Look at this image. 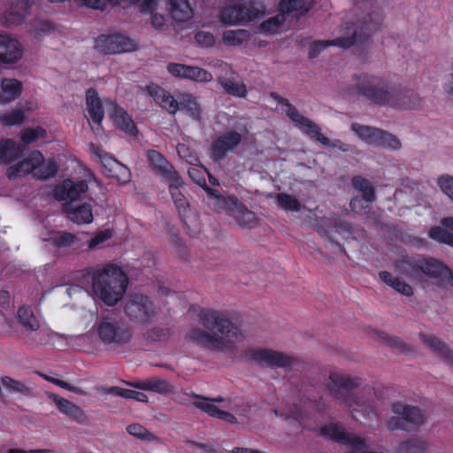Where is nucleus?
I'll return each instance as SVG.
<instances>
[{
  "label": "nucleus",
  "mask_w": 453,
  "mask_h": 453,
  "mask_svg": "<svg viewBox=\"0 0 453 453\" xmlns=\"http://www.w3.org/2000/svg\"><path fill=\"white\" fill-rule=\"evenodd\" d=\"M395 268L413 282L422 285L428 280H441L449 272V266L443 262L421 254L406 256L397 260Z\"/></svg>",
  "instance_id": "20e7f679"
},
{
  "label": "nucleus",
  "mask_w": 453,
  "mask_h": 453,
  "mask_svg": "<svg viewBox=\"0 0 453 453\" xmlns=\"http://www.w3.org/2000/svg\"><path fill=\"white\" fill-rule=\"evenodd\" d=\"M166 69L174 77L188 79L199 82H208L212 80V74L207 70L179 63H169Z\"/></svg>",
  "instance_id": "dca6fc26"
},
{
  "label": "nucleus",
  "mask_w": 453,
  "mask_h": 453,
  "mask_svg": "<svg viewBox=\"0 0 453 453\" xmlns=\"http://www.w3.org/2000/svg\"><path fill=\"white\" fill-rule=\"evenodd\" d=\"M286 18L282 12L269 18L268 19L263 21L259 28L262 32L266 34H275L278 33L281 25L285 22Z\"/></svg>",
  "instance_id": "09e8293b"
},
{
  "label": "nucleus",
  "mask_w": 453,
  "mask_h": 453,
  "mask_svg": "<svg viewBox=\"0 0 453 453\" xmlns=\"http://www.w3.org/2000/svg\"><path fill=\"white\" fill-rule=\"evenodd\" d=\"M76 241V236L65 231L56 233L51 238V244L57 248L71 247Z\"/></svg>",
  "instance_id": "4d7b16f0"
},
{
  "label": "nucleus",
  "mask_w": 453,
  "mask_h": 453,
  "mask_svg": "<svg viewBox=\"0 0 453 453\" xmlns=\"http://www.w3.org/2000/svg\"><path fill=\"white\" fill-rule=\"evenodd\" d=\"M58 172V165L54 160H50L47 164L42 163L35 170L34 176L37 180H46L54 177Z\"/></svg>",
  "instance_id": "de8ad7c7"
},
{
  "label": "nucleus",
  "mask_w": 453,
  "mask_h": 453,
  "mask_svg": "<svg viewBox=\"0 0 453 453\" xmlns=\"http://www.w3.org/2000/svg\"><path fill=\"white\" fill-rule=\"evenodd\" d=\"M319 434L343 445L351 446L355 449H362L365 448L364 439L353 434L345 432L343 428L337 424H330L321 426L319 429Z\"/></svg>",
  "instance_id": "4468645a"
},
{
  "label": "nucleus",
  "mask_w": 453,
  "mask_h": 453,
  "mask_svg": "<svg viewBox=\"0 0 453 453\" xmlns=\"http://www.w3.org/2000/svg\"><path fill=\"white\" fill-rule=\"evenodd\" d=\"M272 98L278 102L279 104L287 107L286 114L287 116L296 123V127L302 130L303 127H309L311 125V120L304 116H303L297 109L289 102L288 99L282 97L276 92H273L271 94Z\"/></svg>",
  "instance_id": "7c9ffc66"
},
{
  "label": "nucleus",
  "mask_w": 453,
  "mask_h": 453,
  "mask_svg": "<svg viewBox=\"0 0 453 453\" xmlns=\"http://www.w3.org/2000/svg\"><path fill=\"white\" fill-rule=\"evenodd\" d=\"M244 4L236 3L222 7L219 11V21L226 26H234L248 22L244 14Z\"/></svg>",
  "instance_id": "b1692460"
},
{
  "label": "nucleus",
  "mask_w": 453,
  "mask_h": 453,
  "mask_svg": "<svg viewBox=\"0 0 453 453\" xmlns=\"http://www.w3.org/2000/svg\"><path fill=\"white\" fill-rule=\"evenodd\" d=\"M17 316L19 323L31 331H37L40 327V323L35 318L34 311L28 306H21L17 311Z\"/></svg>",
  "instance_id": "79ce46f5"
},
{
  "label": "nucleus",
  "mask_w": 453,
  "mask_h": 453,
  "mask_svg": "<svg viewBox=\"0 0 453 453\" xmlns=\"http://www.w3.org/2000/svg\"><path fill=\"white\" fill-rule=\"evenodd\" d=\"M228 201L234 206L236 212V219L239 224L243 226H250L256 219V215L235 196H229Z\"/></svg>",
  "instance_id": "4c0bfd02"
},
{
  "label": "nucleus",
  "mask_w": 453,
  "mask_h": 453,
  "mask_svg": "<svg viewBox=\"0 0 453 453\" xmlns=\"http://www.w3.org/2000/svg\"><path fill=\"white\" fill-rule=\"evenodd\" d=\"M94 48L104 55L120 54L136 50V43L119 33L100 35L95 39Z\"/></svg>",
  "instance_id": "9b49d317"
},
{
  "label": "nucleus",
  "mask_w": 453,
  "mask_h": 453,
  "mask_svg": "<svg viewBox=\"0 0 453 453\" xmlns=\"http://www.w3.org/2000/svg\"><path fill=\"white\" fill-rule=\"evenodd\" d=\"M179 104L180 111H185L196 120L201 119L202 110L196 96L188 93L180 94L179 96Z\"/></svg>",
  "instance_id": "f704fd0d"
},
{
  "label": "nucleus",
  "mask_w": 453,
  "mask_h": 453,
  "mask_svg": "<svg viewBox=\"0 0 453 453\" xmlns=\"http://www.w3.org/2000/svg\"><path fill=\"white\" fill-rule=\"evenodd\" d=\"M437 184L441 190L453 201V176L441 175L438 178Z\"/></svg>",
  "instance_id": "680f3d73"
},
{
  "label": "nucleus",
  "mask_w": 453,
  "mask_h": 453,
  "mask_svg": "<svg viewBox=\"0 0 453 453\" xmlns=\"http://www.w3.org/2000/svg\"><path fill=\"white\" fill-rule=\"evenodd\" d=\"M112 236V230L111 229H105L103 231H100L95 234L94 237H92L88 242V246L89 249H94L99 244L104 242L105 241L109 240Z\"/></svg>",
  "instance_id": "e2e57ef3"
},
{
  "label": "nucleus",
  "mask_w": 453,
  "mask_h": 453,
  "mask_svg": "<svg viewBox=\"0 0 453 453\" xmlns=\"http://www.w3.org/2000/svg\"><path fill=\"white\" fill-rule=\"evenodd\" d=\"M376 338L385 345L402 353H407L411 350V348L397 336L389 335L385 332H376Z\"/></svg>",
  "instance_id": "c03bdc74"
},
{
  "label": "nucleus",
  "mask_w": 453,
  "mask_h": 453,
  "mask_svg": "<svg viewBox=\"0 0 453 453\" xmlns=\"http://www.w3.org/2000/svg\"><path fill=\"white\" fill-rule=\"evenodd\" d=\"M0 103L8 104L18 98L22 92V83L16 79L4 78L1 81Z\"/></svg>",
  "instance_id": "473e14b6"
},
{
  "label": "nucleus",
  "mask_w": 453,
  "mask_h": 453,
  "mask_svg": "<svg viewBox=\"0 0 453 453\" xmlns=\"http://www.w3.org/2000/svg\"><path fill=\"white\" fill-rule=\"evenodd\" d=\"M427 448V443L418 439H411L400 445V450L404 453H425Z\"/></svg>",
  "instance_id": "13d9d810"
},
{
  "label": "nucleus",
  "mask_w": 453,
  "mask_h": 453,
  "mask_svg": "<svg viewBox=\"0 0 453 453\" xmlns=\"http://www.w3.org/2000/svg\"><path fill=\"white\" fill-rule=\"evenodd\" d=\"M168 186V190L171 195L172 200L175 205L178 215L183 223H186L185 217L186 211L189 207L187 197L181 192L184 186V180L180 175H178L165 182Z\"/></svg>",
  "instance_id": "6ab92c4d"
},
{
  "label": "nucleus",
  "mask_w": 453,
  "mask_h": 453,
  "mask_svg": "<svg viewBox=\"0 0 453 453\" xmlns=\"http://www.w3.org/2000/svg\"><path fill=\"white\" fill-rule=\"evenodd\" d=\"M86 104L88 115L93 124L101 127L104 118V111L102 100L100 99L96 89L93 88L87 89Z\"/></svg>",
  "instance_id": "393cba45"
},
{
  "label": "nucleus",
  "mask_w": 453,
  "mask_h": 453,
  "mask_svg": "<svg viewBox=\"0 0 453 453\" xmlns=\"http://www.w3.org/2000/svg\"><path fill=\"white\" fill-rule=\"evenodd\" d=\"M147 158L153 172L164 182L180 175L174 166L157 150H150L147 152Z\"/></svg>",
  "instance_id": "a211bd4d"
},
{
  "label": "nucleus",
  "mask_w": 453,
  "mask_h": 453,
  "mask_svg": "<svg viewBox=\"0 0 453 453\" xmlns=\"http://www.w3.org/2000/svg\"><path fill=\"white\" fill-rule=\"evenodd\" d=\"M147 91L154 101L163 109L171 114L179 111V99L176 100L168 91L157 84L151 83L147 86Z\"/></svg>",
  "instance_id": "412c9836"
},
{
  "label": "nucleus",
  "mask_w": 453,
  "mask_h": 453,
  "mask_svg": "<svg viewBox=\"0 0 453 453\" xmlns=\"http://www.w3.org/2000/svg\"><path fill=\"white\" fill-rule=\"evenodd\" d=\"M50 398L54 402L61 413L79 423H82L84 421V412L78 405L57 394H51Z\"/></svg>",
  "instance_id": "bb28decb"
},
{
  "label": "nucleus",
  "mask_w": 453,
  "mask_h": 453,
  "mask_svg": "<svg viewBox=\"0 0 453 453\" xmlns=\"http://www.w3.org/2000/svg\"><path fill=\"white\" fill-rule=\"evenodd\" d=\"M380 280L386 285L391 287L404 296H413V288L398 277H394L389 272L382 271L379 273Z\"/></svg>",
  "instance_id": "c9c22d12"
},
{
  "label": "nucleus",
  "mask_w": 453,
  "mask_h": 453,
  "mask_svg": "<svg viewBox=\"0 0 453 453\" xmlns=\"http://www.w3.org/2000/svg\"><path fill=\"white\" fill-rule=\"evenodd\" d=\"M127 432L130 435L141 440L151 441L154 438V435L148 429L138 423L129 425L127 427Z\"/></svg>",
  "instance_id": "bf43d9fd"
},
{
  "label": "nucleus",
  "mask_w": 453,
  "mask_h": 453,
  "mask_svg": "<svg viewBox=\"0 0 453 453\" xmlns=\"http://www.w3.org/2000/svg\"><path fill=\"white\" fill-rule=\"evenodd\" d=\"M170 336L168 328L154 327L148 332V337L152 341H164Z\"/></svg>",
  "instance_id": "774afa93"
},
{
  "label": "nucleus",
  "mask_w": 453,
  "mask_h": 453,
  "mask_svg": "<svg viewBox=\"0 0 453 453\" xmlns=\"http://www.w3.org/2000/svg\"><path fill=\"white\" fill-rule=\"evenodd\" d=\"M351 129L369 145L390 150H398L401 147V142L396 136L382 129L357 123L352 124Z\"/></svg>",
  "instance_id": "9d476101"
},
{
  "label": "nucleus",
  "mask_w": 453,
  "mask_h": 453,
  "mask_svg": "<svg viewBox=\"0 0 453 453\" xmlns=\"http://www.w3.org/2000/svg\"><path fill=\"white\" fill-rule=\"evenodd\" d=\"M245 357L261 366L288 367L294 363V358L282 352L267 349H249Z\"/></svg>",
  "instance_id": "ddd939ff"
},
{
  "label": "nucleus",
  "mask_w": 453,
  "mask_h": 453,
  "mask_svg": "<svg viewBox=\"0 0 453 453\" xmlns=\"http://www.w3.org/2000/svg\"><path fill=\"white\" fill-rule=\"evenodd\" d=\"M276 200L281 208L288 211H299L302 208L298 199L287 193L277 194Z\"/></svg>",
  "instance_id": "8fccbe9b"
},
{
  "label": "nucleus",
  "mask_w": 453,
  "mask_h": 453,
  "mask_svg": "<svg viewBox=\"0 0 453 453\" xmlns=\"http://www.w3.org/2000/svg\"><path fill=\"white\" fill-rule=\"evenodd\" d=\"M25 147L17 144L12 139H3L0 141V163L9 165L21 157Z\"/></svg>",
  "instance_id": "cd10ccee"
},
{
  "label": "nucleus",
  "mask_w": 453,
  "mask_h": 453,
  "mask_svg": "<svg viewBox=\"0 0 453 453\" xmlns=\"http://www.w3.org/2000/svg\"><path fill=\"white\" fill-rule=\"evenodd\" d=\"M88 190V184L85 180L73 181L65 180L55 189V196L59 201L70 199L75 201L80 198L81 194Z\"/></svg>",
  "instance_id": "aec40b11"
},
{
  "label": "nucleus",
  "mask_w": 453,
  "mask_h": 453,
  "mask_svg": "<svg viewBox=\"0 0 453 453\" xmlns=\"http://www.w3.org/2000/svg\"><path fill=\"white\" fill-rule=\"evenodd\" d=\"M197 309H199V323L204 328L213 332L193 327L187 333L186 338L211 351L225 352L234 349L235 343L243 338L239 326L227 317L225 311L210 308L197 307Z\"/></svg>",
  "instance_id": "f03ea898"
},
{
  "label": "nucleus",
  "mask_w": 453,
  "mask_h": 453,
  "mask_svg": "<svg viewBox=\"0 0 453 453\" xmlns=\"http://www.w3.org/2000/svg\"><path fill=\"white\" fill-rule=\"evenodd\" d=\"M42 163H44L42 153L39 150L31 151L22 161L9 166L6 170V176L9 180H15L31 173H35Z\"/></svg>",
  "instance_id": "2eb2a0df"
},
{
  "label": "nucleus",
  "mask_w": 453,
  "mask_h": 453,
  "mask_svg": "<svg viewBox=\"0 0 453 453\" xmlns=\"http://www.w3.org/2000/svg\"><path fill=\"white\" fill-rule=\"evenodd\" d=\"M352 187L362 193V199L367 203H372L376 199V193L374 187L371 182L361 175H356L351 179Z\"/></svg>",
  "instance_id": "e433bc0d"
},
{
  "label": "nucleus",
  "mask_w": 453,
  "mask_h": 453,
  "mask_svg": "<svg viewBox=\"0 0 453 453\" xmlns=\"http://www.w3.org/2000/svg\"><path fill=\"white\" fill-rule=\"evenodd\" d=\"M138 389L152 391L161 395H168L173 390V386L165 380L152 378L131 384Z\"/></svg>",
  "instance_id": "72a5a7b5"
},
{
  "label": "nucleus",
  "mask_w": 453,
  "mask_h": 453,
  "mask_svg": "<svg viewBox=\"0 0 453 453\" xmlns=\"http://www.w3.org/2000/svg\"><path fill=\"white\" fill-rule=\"evenodd\" d=\"M104 391L107 394L120 396L126 399H134L135 390L122 388L119 387H111L104 388Z\"/></svg>",
  "instance_id": "338daca9"
},
{
  "label": "nucleus",
  "mask_w": 453,
  "mask_h": 453,
  "mask_svg": "<svg viewBox=\"0 0 453 453\" xmlns=\"http://www.w3.org/2000/svg\"><path fill=\"white\" fill-rule=\"evenodd\" d=\"M218 82L230 96L244 98L248 94L246 85L242 81H236L233 78L219 77Z\"/></svg>",
  "instance_id": "ea45409f"
},
{
  "label": "nucleus",
  "mask_w": 453,
  "mask_h": 453,
  "mask_svg": "<svg viewBox=\"0 0 453 453\" xmlns=\"http://www.w3.org/2000/svg\"><path fill=\"white\" fill-rule=\"evenodd\" d=\"M310 9L311 4L306 0H280L279 4V10L284 16L296 11L305 13Z\"/></svg>",
  "instance_id": "37998d69"
},
{
  "label": "nucleus",
  "mask_w": 453,
  "mask_h": 453,
  "mask_svg": "<svg viewBox=\"0 0 453 453\" xmlns=\"http://www.w3.org/2000/svg\"><path fill=\"white\" fill-rule=\"evenodd\" d=\"M80 274L88 282L91 281L95 296L108 306H113L122 299L128 285L127 274L113 264L95 271L84 270Z\"/></svg>",
  "instance_id": "7ed1b4c3"
},
{
  "label": "nucleus",
  "mask_w": 453,
  "mask_h": 453,
  "mask_svg": "<svg viewBox=\"0 0 453 453\" xmlns=\"http://www.w3.org/2000/svg\"><path fill=\"white\" fill-rule=\"evenodd\" d=\"M3 386L10 391L16 393H25L28 391V388L19 380H13L9 376H3L1 378Z\"/></svg>",
  "instance_id": "052dcab7"
},
{
  "label": "nucleus",
  "mask_w": 453,
  "mask_h": 453,
  "mask_svg": "<svg viewBox=\"0 0 453 453\" xmlns=\"http://www.w3.org/2000/svg\"><path fill=\"white\" fill-rule=\"evenodd\" d=\"M429 237L438 242L453 247V233L441 226H433L429 230Z\"/></svg>",
  "instance_id": "3c124183"
},
{
  "label": "nucleus",
  "mask_w": 453,
  "mask_h": 453,
  "mask_svg": "<svg viewBox=\"0 0 453 453\" xmlns=\"http://www.w3.org/2000/svg\"><path fill=\"white\" fill-rule=\"evenodd\" d=\"M419 338L434 353L439 356L448 365L453 366V349L433 334L420 333Z\"/></svg>",
  "instance_id": "5701e85b"
},
{
  "label": "nucleus",
  "mask_w": 453,
  "mask_h": 453,
  "mask_svg": "<svg viewBox=\"0 0 453 453\" xmlns=\"http://www.w3.org/2000/svg\"><path fill=\"white\" fill-rule=\"evenodd\" d=\"M111 117L118 129L130 135L137 133V127L132 118L123 108L115 104H112Z\"/></svg>",
  "instance_id": "c85d7f7f"
},
{
  "label": "nucleus",
  "mask_w": 453,
  "mask_h": 453,
  "mask_svg": "<svg viewBox=\"0 0 453 453\" xmlns=\"http://www.w3.org/2000/svg\"><path fill=\"white\" fill-rule=\"evenodd\" d=\"M355 86L344 89L347 96H359L378 106L399 109H417L421 98L412 89L392 84L386 79L368 73L355 74Z\"/></svg>",
  "instance_id": "f257e3e1"
},
{
  "label": "nucleus",
  "mask_w": 453,
  "mask_h": 453,
  "mask_svg": "<svg viewBox=\"0 0 453 453\" xmlns=\"http://www.w3.org/2000/svg\"><path fill=\"white\" fill-rule=\"evenodd\" d=\"M330 384L327 388L330 394L338 400L342 401L351 411L353 418L357 419V413L361 412L363 417L372 418L376 416L373 404L362 401L352 394V389L359 387L361 380L357 377L351 378L348 375L331 372Z\"/></svg>",
  "instance_id": "39448f33"
},
{
  "label": "nucleus",
  "mask_w": 453,
  "mask_h": 453,
  "mask_svg": "<svg viewBox=\"0 0 453 453\" xmlns=\"http://www.w3.org/2000/svg\"><path fill=\"white\" fill-rule=\"evenodd\" d=\"M429 237L438 242L453 247V233L441 226H433L429 230Z\"/></svg>",
  "instance_id": "864d4df0"
},
{
  "label": "nucleus",
  "mask_w": 453,
  "mask_h": 453,
  "mask_svg": "<svg viewBox=\"0 0 453 453\" xmlns=\"http://www.w3.org/2000/svg\"><path fill=\"white\" fill-rule=\"evenodd\" d=\"M429 237L438 242L453 247V233L441 226H433L429 230Z\"/></svg>",
  "instance_id": "603ef678"
},
{
  "label": "nucleus",
  "mask_w": 453,
  "mask_h": 453,
  "mask_svg": "<svg viewBox=\"0 0 453 453\" xmlns=\"http://www.w3.org/2000/svg\"><path fill=\"white\" fill-rule=\"evenodd\" d=\"M250 34L246 29L226 30L223 33L222 41L226 46H240L250 40Z\"/></svg>",
  "instance_id": "a19ab883"
},
{
  "label": "nucleus",
  "mask_w": 453,
  "mask_h": 453,
  "mask_svg": "<svg viewBox=\"0 0 453 453\" xmlns=\"http://www.w3.org/2000/svg\"><path fill=\"white\" fill-rule=\"evenodd\" d=\"M24 119L25 112L22 109H15L0 115V123L7 127L19 125L23 123Z\"/></svg>",
  "instance_id": "6e6d98bb"
},
{
  "label": "nucleus",
  "mask_w": 453,
  "mask_h": 453,
  "mask_svg": "<svg viewBox=\"0 0 453 453\" xmlns=\"http://www.w3.org/2000/svg\"><path fill=\"white\" fill-rule=\"evenodd\" d=\"M97 335L105 345L123 346L132 337V330L122 320L114 318H104L97 326Z\"/></svg>",
  "instance_id": "6e6552de"
},
{
  "label": "nucleus",
  "mask_w": 453,
  "mask_h": 453,
  "mask_svg": "<svg viewBox=\"0 0 453 453\" xmlns=\"http://www.w3.org/2000/svg\"><path fill=\"white\" fill-rule=\"evenodd\" d=\"M382 21L380 13L368 14L364 22L362 31L356 30L351 36H340L334 40H319L311 42L309 50V58H316L329 46H337L342 49H349L354 45L358 48L366 47L372 43V35L377 31Z\"/></svg>",
  "instance_id": "423d86ee"
},
{
  "label": "nucleus",
  "mask_w": 453,
  "mask_h": 453,
  "mask_svg": "<svg viewBox=\"0 0 453 453\" xmlns=\"http://www.w3.org/2000/svg\"><path fill=\"white\" fill-rule=\"evenodd\" d=\"M92 152L100 159L106 176L110 177V173H116L120 167L119 162L101 147L92 144Z\"/></svg>",
  "instance_id": "58836bf2"
},
{
  "label": "nucleus",
  "mask_w": 453,
  "mask_h": 453,
  "mask_svg": "<svg viewBox=\"0 0 453 453\" xmlns=\"http://www.w3.org/2000/svg\"><path fill=\"white\" fill-rule=\"evenodd\" d=\"M196 42L203 47H211L215 43L214 35L210 32L200 31L195 35Z\"/></svg>",
  "instance_id": "0e129e2a"
},
{
  "label": "nucleus",
  "mask_w": 453,
  "mask_h": 453,
  "mask_svg": "<svg viewBox=\"0 0 453 453\" xmlns=\"http://www.w3.org/2000/svg\"><path fill=\"white\" fill-rule=\"evenodd\" d=\"M303 134L310 135L311 138L315 139L317 142H320L325 146H329L332 148L338 149L343 152H347L349 150V145L342 142L341 140H334L331 142L327 137L321 134V129L319 125L314 123L311 120V125L309 127H303L301 130Z\"/></svg>",
  "instance_id": "c756f323"
},
{
  "label": "nucleus",
  "mask_w": 453,
  "mask_h": 453,
  "mask_svg": "<svg viewBox=\"0 0 453 453\" xmlns=\"http://www.w3.org/2000/svg\"><path fill=\"white\" fill-rule=\"evenodd\" d=\"M242 135L236 130H226L219 134L211 143V158L219 163L226 158L229 152H233L242 143Z\"/></svg>",
  "instance_id": "f8f14e48"
},
{
  "label": "nucleus",
  "mask_w": 453,
  "mask_h": 453,
  "mask_svg": "<svg viewBox=\"0 0 453 453\" xmlns=\"http://www.w3.org/2000/svg\"><path fill=\"white\" fill-rule=\"evenodd\" d=\"M429 237L438 242L453 247V233L441 226H433L429 230Z\"/></svg>",
  "instance_id": "5fc2aeb1"
},
{
  "label": "nucleus",
  "mask_w": 453,
  "mask_h": 453,
  "mask_svg": "<svg viewBox=\"0 0 453 453\" xmlns=\"http://www.w3.org/2000/svg\"><path fill=\"white\" fill-rule=\"evenodd\" d=\"M391 411L397 415L388 420V428L391 431H415L426 420V414L420 408L401 402L394 403Z\"/></svg>",
  "instance_id": "0eeeda50"
},
{
  "label": "nucleus",
  "mask_w": 453,
  "mask_h": 453,
  "mask_svg": "<svg viewBox=\"0 0 453 453\" xmlns=\"http://www.w3.org/2000/svg\"><path fill=\"white\" fill-rule=\"evenodd\" d=\"M193 406L203 411L211 418H217L229 424L237 423V418L232 413L220 410L218 406L211 403H204L203 400L193 403Z\"/></svg>",
  "instance_id": "2f4dec72"
},
{
  "label": "nucleus",
  "mask_w": 453,
  "mask_h": 453,
  "mask_svg": "<svg viewBox=\"0 0 453 453\" xmlns=\"http://www.w3.org/2000/svg\"><path fill=\"white\" fill-rule=\"evenodd\" d=\"M14 4H15V6H20L22 8V12L19 13L17 12L11 11L9 12V15L14 16L16 18L15 21L19 23L25 19L27 12H28V9L30 7L29 3H28V0H15Z\"/></svg>",
  "instance_id": "69168bd1"
},
{
  "label": "nucleus",
  "mask_w": 453,
  "mask_h": 453,
  "mask_svg": "<svg viewBox=\"0 0 453 453\" xmlns=\"http://www.w3.org/2000/svg\"><path fill=\"white\" fill-rule=\"evenodd\" d=\"M156 313L153 302L142 294L130 295L125 306V314L133 322L147 325Z\"/></svg>",
  "instance_id": "1a4fd4ad"
},
{
  "label": "nucleus",
  "mask_w": 453,
  "mask_h": 453,
  "mask_svg": "<svg viewBox=\"0 0 453 453\" xmlns=\"http://www.w3.org/2000/svg\"><path fill=\"white\" fill-rule=\"evenodd\" d=\"M22 56L20 42L7 35L0 34V65L15 64Z\"/></svg>",
  "instance_id": "f3484780"
},
{
  "label": "nucleus",
  "mask_w": 453,
  "mask_h": 453,
  "mask_svg": "<svg viewBox=\"0 0 453 453\" xmlns=\"http://www.w3.org/2000/svg\"><path fill=\"white\" fill-rule=\"evenodd\" d=\"M244 14L248 22L262 18L265 14V5L261 0H249L244 4Z\"/></svg>",
  "instance_id": "a18cd8bd"
},
{
  "label": "nucleus",
  "mask_w": 453,
  "mask_h": 453,
  "mask_svg": "<svg viewBox=\"0 0 453 453\" xmlns=\"http://www.w3.org/2000/svg\"><path fill=\"white\" fill-rule=\"evenodd\" d=\"M64 211L68 219L75 224H89L93 221L92 206L84 203L80 205H74L67 203L64 205Z\"/></svg>",
  "instance_id": "a878e982"
},
{
  "label": "nucleus",
  "mask_w": 453,
  "mask_h": 453,
  "mask_svg": "<svg viewBox=\"0 0 453 453\" xmlns=\"http://www.w3.org/2000/svg\"><path fill=\"white\" fill-rule=\"evenodd\" d=\"M203 0H168L171 18L176 22H186L194 15L192 4Z\"/></svg>",
  "instance_id": "4be33fe9"
},
{
  "label": "nucleus",
  "mask_w": 453,
  "mask_h": 453,
  "mask_svg": "<svg viewBox=\"0 0 453 453\" xmlns=\"http://www.w3.org/2000/svg\"><path fill=\"white\" fill-rule=\"evenodd\" d=\"M46 136V131L41 127H27L22 130L19 134V138L26 148L27 145L37 142L40 138Z\"/></svg>",
  "instance_id": "49530a36"
}]
</instances>
